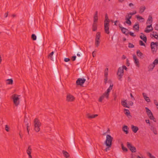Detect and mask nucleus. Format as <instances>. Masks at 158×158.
Segmentation results:
<instances>
[{
  "label": "nucleus",
  "instance_id": "obj_1",
  "mask_svg": "<svg viewBox=\"0 0 158 158\" xmlns=\"http://www.w3.org/2000/svg\"><path fill=\"white\" fill-rule=\"evenodd\" d=\"M113 139L110 135H107L106 136V140L104 142V143L106 146V148L104 149V151L107 152L108 151L110 150V148L111 147L112 144V141Z\"/></svg>",
  "mask_w": 158,
  "mask_h": 158
},
{
  "label": "nucleus",
  "instance_id": "obj_2",
  "mask_svg": "<svg viewBox=\"0 0 158 158\" xmlns=\"http://www.w3.org/2000/svg\"><path fill=\"white\" fill-rule=\"evenodd\" d=\"M126 71L127 70V68L125 65H123L122 67H120L118 68L117 72V75L119 77L118 79L120 81H122L121 78H122V76L123 75V69Z\"/></svg>",
  "mask_w": 158,
  "mask_h": 158
},
{
  "label": "nucleus",
  "instance_id": "obj_3",
  "mask_svg": "<svg viewBox=\"0 0 158 158\" xmlns=\"http://www.w3.org/2000/svg\"><path fill=\"white\" fill-rule=\"evenodd\" d=\"M34 130L37 132H38L40 131V127L41 124L40 120L37 118H35L34 120Z\"/></svg>",
  "mask_w": 158,
  "mask_h": 158
},
{
  "label": "nucleus",
  "instance_id": "obj_4",
  "mask_svg": "<svg viewBox=\"0 0 158 158\" xmlns=\"http://www.w3.org/2000/svg\"><path fill=\"white\" fill-rule=\"evenodd\" d=\"M101 37V33L100 32H98L96 34L95 39V45L96 47H98L100 45V40Z\"/></svg>",
  "mask_w": 158,
  "mask_h": 158
},
{
  "label": "nucleus",
  "instance_id": "obj_5",
  "mask_svg": "<svg viewBox=\"0 0 158 158\" xmlns=\"http://www.w3.org/2000/svg\"><path fill=\"white\" fill-rule=\"evenodd\" d=\"M19 96H20L16 94H14L12 96V98L13 99L14 103L16 106H17L19 103Z\"/></svg>",
  "mask_w": 158,
  "mask_h": 158
},
{
  "label": "nucleus",
  "instance_id": "obj_6",
  "mask_svg": "<svg viewBox=\"0 0 158 158\" xmlns=\"http://www.w3.org/2000/svg\"><path fill=\"white\" fill-rule=\"evenodd\" d=\"M127 147L132 153L135 152L136 151V148L132 145L131 143L129 142H127Z\"/></svg>",
  "mask_w": 158,
  "mask_h": 158
},
{
  "label": "nucleus",
  "instance_id": "obj_7",
  "mask_svg": "<svg viewBox=\"0 0 158 158\" xmlns=\"http://www.w3.org/2000/svg\"><path fill=\"white\" fill-rule=\"evenodd\" d=\"M58 19L59 21L61 23L63 22L64 16L62 13L61 10L60 8L59 9V13L58 15Z\"/></svg>",
  "mask_w": 158,
  "mask_h": 158
},
{
  "label": "nucleus",
  "instance_id": "obj_8",
  "mask_svg": "<svg viewBox=\"0 0 158 158\" xmlns=\"http://www.w3.org/2000/svg\"><path fill=\"white\" fill-rule=\"evenodd\" d=\"M145 109L146 110V113L147 115L148 116L149 118L151 120H153L155 119V118L153 115L151 111L148 109L147 107H145Z\"/></svg>",
  "mask_w": 158,
  "mask_h": 158
},
{
  "label": "nucleus",
  "instance_id": "obj_9",
  "mask_svg": "<svg viewBox=\"0 0 158 158\" xmlns=\"http://www.w3.org/2000/svg\"><path fill=\"white\" fill-rule=\"evenodd\" d=\"M86 79L85 78H79L76 81V83L77 85L82 86L85 83Z\"/></svg>",
  "mask_w": 158,
  "mask_h": 158
},
{
  "label": "nucleus",
  "instance_id": "obj_10",
  "mask_svg": "<svg viewBox=\"0 0 158 158\" xmlns=\"http://www.w3.org/2000/svg\"><path fill=\"white\" fill-rule=\"evenodd\" d=\"M104 26L105 32L107 34H109V23H104Z\"/></svg>",
  "mask_w": 158,
  "mask_h": 158
},
{
  "label": "nucleus",
  "instance_id": "obj_11",
  "mask_svg": "<svg viewBox=\"0 0 158 158\" xmlns=\"http://www.w3.org/2000/svg\"><path fill=\"white\" fill-rule=\"evenodd\" d=\"M150 24V25L147 26L146 28L144 30L145 32L147 33H148L153 30V28L152 27V24Z\"/></svg>",
  "mask_w": 158,
  "mask_h": 158
},
{
  "label": "nucleus",
  "instance_id": "obj_12",
  "mask_svg": "<svg viewBox=\"0 0 158 158\" xmlns=\"http://www.w3.org/2000/svg\"><path fill=\"white\" fill-rule=\"evenodd\" d=\"M108 68H106L104 72V77L105 78L104 80V83L105 84L107 83L108 80Z\"/></svg>",
  "mask_w": 158,
  "mask_h": 158
},
{
  "label": "nucleus",
  "instance_id": "obj_13",
  "mask_svg": "<svg viewBox=\"0 0 158 158\" xmlns=\"http://www.w3.org/2000/svg\"><path fill=\"white\" fill-rule=\"evenodd\" d=\"M133 58L134 63L138 67H139V60L138 59L135 55H133Z\"/></svg>",
  "mask_w": 158,
  "mask_h": 158
},
{
  "label": "nucleus",
  "instance_id": "obj_14",
  "mask_svg": "<svg viewBox=\"0 0 158 158\" xmlns=\"http://www.w3.org/2000/svg\"><path fill=\"white\" fill-rule=\"evenodd\" d=\"M75 100V98L73 95L69 94H68L66 97V100L68 102H72Z\"/></svg>",
  "mask_w": 158,
  "mask_h": 158
},
{
  "label": "nucleus",
  "instance_id": "obj_15",
  "mask_svg": "<svg viewBox=\"0 0 158 158\" xmlns=\"http://www.w3.org/2000/svg\"><path fill=\"white\" fill-rule=\"evenodd\" d=\"M53 70H54L55 74L56 75V77L57 79H58V77H59V71L56 68V66L54 64V65L53 66Z\"/></svg>",
  "mask_w": 158,
  "mask_h": 158
},
{
  "label": "nucleus",
  "instance_id": "obj_16",
  "mask_svg": "<svg viewBox=\"0 0 158 158\" xmlns=\"http://www.w3.org/2000/svg\"><path fill=\"white\" fill-rule=\"evenodd\" d=\"M141 34L142 35L140 36V38L143 40L145 43L147 42V38L145 35L143 33H141Z\"/></svg>",
  "mask_w": 158,
  "mask_h": 158
},
{
  "label": "nucleus",
  "instance_id": "obj_17",
  "mask_svg": "<svg viewBox=\"0 0 158 158\" xmlns=\"http://www.w3.org/2000/svg\"><path fill=\"white\" fill-rule=\"evenodd\" d=\"M133 28L134 30H135L137 31H138L139 30V24L138 22L136 23L134 25Z\"/></svg>",
  "mask_w": 158,
  "mask_h": 158
},
{
  "label": "nucleus",
  "instance_id": "obj_18",
  "mask_svg": "<svg viewBox=\"0 0 158 158\" xmlns=\"http://www.w3.org/2000/svg\"><path fill=\"white\" fill-rule=\"evenodd\" d=\"M131 128L132 131L134 133H136L139 130L138 127L137 126H135L132 125H131Z\"/></svg>",
  "mask_w": 158,
  "mask_h": 158
},
{
  "label": "nucleus",
  "instance_id": "obj_19",
  "mask_svg": "<svg viewBox=\"0 0 158 158\" xmlns=\"http://www.w3.org/2000/svg\"><path fill=\"white\" fill-rule=\"evenodd\" d=\"M129 129L128 127L126 125H124L122 128V130L126 134H127L128 133V129Z\"/></svg>",
  "mask_w": 158,
  "mask_h": 158
},
{
  "label": "nucleus",
  "instance_id": "obj_20",
  "mask_svg": "<svg viewBox=\"0 0 158 158\" xmlns=\"http://www.w3.org/2000/svg\"><path fill=\"white\" fill-rule=\"evenodd\" d=\"M122 105L124 107L129 108L130 106L129 105H127L126 100L122 101L121 102Z\"/></svg>",
  "mask_w": 158,
  "mask_h": 158
},
{
  "label": "nucleus",
  "instance_id": "obj_21",
  "mask_svg": "<svg viewBox=\"0 0 158 158\" xmlns=\"http://www.w3.org/2000/svg\"><path fill=\"white\" fill-rule=\"evenodd\" d=\"M98 116V114H92L91 115L90 114L88 113L86 114L87 117L89 119H92L97 117Z\"/></svg>",
  "mask_w": 158,
  "mask_h": 158
},
{
  "label": "nucleus",
  "instance_id": "obj_22",
  "mask_svg": "<svg viewBox=\"0 0 158 158\" xmlns=\"http://www.w3.org/2000/svg\"><path fill=\"white\" fill-rule=\"evenodd\" d=\"M152 19V16L149 15L146 22V24H152L153 21Z\"/></svg>",
  "mask_w": 158,
  "mask_h": 158
},
{
  "label": "nucleus",
  "instance_id": "obj_23",
  "mask_svg": "<svg viewBox=\"0 0 158 158\" xmlns=\"http://www.w3.org/2000/svg\"><path fill=\"white\" fill-rule=\"evenodd\" d=\"M136 54L137 56L140 58H141L143 56V54L139 50L137 51Z\"/></svg>",
  "mask_w": 158,
  "mask_h": 158
},
{
  "label": "nucleus",
  "instance_id": "obj_24",
  "mask_svg": "<svg viewBox=\"0 0 158 158\" xmlns=\"http://www.w3.org/2000/svg\"><path fill=\"white\" fill-rule=\"evenodd\" d=\"M121 30L122 31V32L123 34L126 35H128V33H126V31H128V30L125 27H121Z\"/></svg>",
  "mask_w": 158,
  "mask_h": 158
},
{
  "label": "nucleus",
  "instance_id": "obj_25",
  "mask_svg": "<svg viewBox=\"0 0 158 158\" xmlns=\"http://www.w3.org/2000/svg\"><path fill=\"white\" fill-rule=\"evenodd\" d=\"M111 90L110 89H108L105 92L104 94H105L106 95V98L108 99L109 98V93L110 91Z\"/></svg>",
  "mask_w": 158,
  "mask_h": 158
},
{
  "label": "nucleus",
  "instance_id": "obj_26",
  "mask_svg": "<svg viewBox=\"0 0 158 158\" xmlns=\"http://www.w3.org/2000/svg\"><path fill=\"white\" fill-rule=\"evenodd\" d=\"M150 129L152 131H153V133L155 135H157V134L156 128L153 126H151Z\"/></svg>",
  "mask_w": 158,
  "mask_h": 158
},
{
  "label": "nucleus",
  "instance_id": "obj_27",
  "mask_svg": "<svg viewBox=\"0 0 158 158\" xmlns=\"http://www.w3.org/2000/svg\"><path fill=\"white\" fill-rule=\"evenodd\" d=\"M155 66L152 63L150 64L148 67V71H152Z\"/></svg>",
  "mask_w": 158,
  "mask_h": 158
},
{
  "label": "nucleus",
  "instance_id": "obj_28",
  "mask_svg": "<svg viewBox=\"0 0 158 158\" xmlns=\"http://www.w3.org/2000/svg\"><path fill=\"white\" fill-rule=\"evenodd\" d=\"M97 23H93V31H96L97 30Z\"/></svg>",
  "mask_w": 158,
  "mask_h": 158
},
{
  "label": "nucleus",
  "instance_id": "obj_29",
  "mask_svg": "<svg viewBox=\"0 0 158 158\" xmlns=\"http://www.w3.org/2000/svg\"><path fill=\"white\" fill-rule=\"evenodd\" d=\"M125 114L127 116H131L129 110L124 109Z\"/></svg>",
  "mask_w": 158,
  "mask_h": 158
},
{
  "label": "nucleus",
  "instance_id": "obj_30",
  "mask_svg": "<svg viewBox=\"0 0 158 158\" xmlns=\"http://www.w3.org/2000/svg\"><path fill=\"white\" fill-rule=\"evenodd\" d=\"M105 19L104 21V23H110V20H109V19H108V15L107 13L105 14Z\"/></svg>",
  "mask_w": 158,
  "mask_h": 158
},
{
  "label": "nucleus",
  "instance_id": "obj_31",
  "mask_svg": "<svg viewBox=\"0 0 158 158\" xmlns=\"http://www.w3.org/2000/svg\"><path fill=\"white\" fill-rule=\"evenodd\" d=\"M63 153L64 156L66 158H68L69 156V154L67 152L64 151H63Z\"/></svg>",
  "mask_w": 158,
  "mask_h": 158
},
{
  "label": "nucleus",
  "instance_id": "obj_32",
  "mask_svg": "<svg viewBox=\"0 0 158 158\" xmlns=\"http://www.w3.org/2000/svg\"><path fill=\"white\" fill-rule=\"evenodd\" d=\"M32 149L31 146H29L27 150V153L28 154H31Z\"/></svg>",
  "mask_w": 158,
  "mask_h": 158
},
{
  "label": "nucleus",
  "instance_id": "obj_33",
  "mask_svg": "<svg viewBox=\"0 0 158 158\" xmlns=\"http://www.w3.org/2000/svg\"><path fill=\"white\" fill-rule=\"evenodd\" d=\"M146 8L145 6H142L140 7L139 8V13H142L144 11Z\"/></svg>",
  "mask_w": 158,
  "mask_h": 158
},
{
  "label": "nucleus",
  "instance_id": "obj_34",
  "mask_svg": "<svg viewBox=\"0 0 158 158\" xmlns=\"http://www.w3.org/2000/svg\"><path fill=\"white\" fill-rule=\"evenodd\" d=\"M71 143L74 147H75V146L74 138L73 137H72L71 139Z\"/></svg>",
  "mask_w": 158,
  "mask_h": 158
},
{
  "label": "nucleus",
  "instance_id": "obj_35",
  "mask_svg": "<svg viewBox=\"0 0 158 158\" xmlns=\"http://www.w3.org/2000/svg\"><path fill=\"white\" fill-rule=\"evenodd\" d=\"M121 147L123 151L125 152H127L128 151L127 149L125 147L123 143L121 144Z\"/></svg>",
  "mask_w": 158,
  "mask_h": 158
},
{
  "label": "nucleus",
  "instance_id": "obj_36",
  "mask_svg": "<svg viewBox=\"0 0 158 158\" xmlns=\"http://www.w3.org/2000/svg\"><path fill=\"white\" fill-rule=\"evenodd\" d=\"M105 97H106V95L104 94H103L102 96L100 97L98 100L99 102H102Z\"/></svg>",
  "mask_w": 158,
  "mask_h": 158
},
{
  "label": "nucleus",
  "instance_id": "obj_37",
  "mask_svg": "<svg viewBox=\"0 0 158 158\" xmlns=\"http://www.w3.org/2000/svg\"><path fill=\"white\" fill-rule=\"evenodd\" d=\"M77 44H76V45L74 46V51L75 52H78L79 51V48H80L79 46L78 47V48H77L76 46H77Z\"/></svg>",
  "mask_w": 158,
  "mask_h": 158
},
{
  "label": "nucleus",
  "instance_id": "obj_38",
  "mask_svg": "<svg viewBox=\"0 0 158 158\" xmlns=\"http://www.w3.org/2000/svg\"><path fill=\"white\" fill-rule=\"evenodd\" d=\"M126 21L124 22V24L125 23H126L128 24L129 25H131V22L130 19H125Z\"/></svg>",
  "mask_w": 158,
  "mask_h": 158
},
{
  "label": "nucleus",
  "instance_id": "obj_39",
  "mask_svg": "<svg viewBox=\"0 0 158 158\" xmlns=\"http://www.w3.org/2000/svg\"><path fill=\"white\" fill-rule=\"evenodd\" d=\"M153 45H154L153 44H152L151 43V47L152 51L153 52H156V50H155V48H154V47L153 46Z\"/></svg>",
  "mask_w": 158,
  "mask_h": 158
},
{
  "label": "nucleus",
  "instance_id": "obj_40",
  "mask_svg": "<svg viewBox=\"0 0 158 158\" xmlns=\"http://www.w3.org/2000/svg\"><path fill=\"white\" fill-rule=\"evenodd\" d=\"M37 39H39L40 40H40L41 39H42V35H41V34L39 33V32H38L37 33Z\"/></svg>",
  "mask_w": 158,
  "mask_h": 158
},
{
  "label": "nucleus",
  "instance_id": "obj_41",
  "mask_svg": "<svg viewBox=\"0 0 158 158\" xmlns=\"http://www.w3.org/2000/svg\"><path fill=\"white\" fill-rule=\"evenodd\" d=\"M80 54L78 53L77 54V56H78L80 57L79 58H77V59H80L81 58L82 56L83 55V53L82 52H80Z\"/></svg>",
  "mask_w": 158,
  "mask_h": 158
},
{
  "label": "nucleus",
  "instance_id": "obj_42",
  "mask_svg": "<svg viewBox=\"0 0 158 158\" xmlns=\"http://www.w3.org/2000/svg\"><path fill=\"white\" fill-rule=\"evenodd\" d=\"M8 82H7V84H12L13 83V80L12 79H8L7 80Z\"/></svg>",
  "mask_w": 158,
  "mask_h": 158
},
{
  "label": "nucleus",
  "instance_id": "obj_43",
  "mask_svg": "<svg viewBox=\"0 0 158 158\" xmlns=\"http://www.w3.org/2000/svg\"><path fill=\"white\" fill-rule=\"evenodd\" d=\"M31 38L33 40H35L37 39L36 36L34 34H32L31 36Z\"/></svg>",
  "mask_w": 158,
  "mask_h": 158
},
{
  "label": "nucleus",
  "instance_id": "obj_44",
  "mask_svg": "<svg viewBox=\"0 0 158 158\" xmlns=\"http://www.w3.org/2000/svg\"><path fill=\"white\" fill-rule=\"evenodd\" d=\"M132 16L130 15L128 13H127V15L125 16V19H130L131 18Z\"/></svg>",
  "mask_w": 158,
  "mask_h": 158
},
{
  "label": "nucleus",
  "instance_id": "obj_45",
  "mask_svg": "<svg viewBox=\"0 0 158 158\" xmlns=\"http://www.w3.org/2000/svg\"><path fill=\"white\" fill-rule=\"evenodd\" d=\"M155 66L158 64V59L157 58L152 63Z\"/></svg>",
  "mask_w": 158,
  "mask_h": 158
},
{
  "label": "nucleus",
  "instance_id": "obj_46",
  "mask_svg": "<svg viewBox=\"0 0 158 158\" xmlns=\"http://www.w3.org/2000/svg\"><path fill=\"white\" fill-rule=\"evenodd\" d=\"M56 29L57 31L59 33V34H60L61 33V30L60 29L59 27L57 26H56Z\"/></svg>",
  "mask_w": 158,
  "mask_h": 158
},
{
  "label": "nucleus",
  "instance_id": "obj_47",
  "mask_svg": "<svg viewBox=\"0 0 158 158\" xmlns=\"http://www.w3.org/2000/svg\"><path fill=\"white\" fill-rule=\"evenodd\" d=\"M139 44L140 46H143L145 47V45L144 43L142 40H139Z\"/></svg>",
  "mask_w": 158,
  "mask_h": 158
},
{
  "label": "nucleus",
  "instance_id": "obj_48",
  "mask_svg": "<svg viewBox=\"0 0 158 158\" xmlns=\"http://www.w3.org/2000/svg\"><path fill=\"white\" fill-rule=\"evenodd\" d=\"M152 44H153L154 45H156V49H157V46H158V42H152L151 43ZM157 49H156V50Z\"/></svg>",
  "mask_w": 158,
  "mask_h": 158
},
{
  "label": "nucleus",
  "instance_id": "obj_49",
  "mask_svg": "<svg viewBox=\"0 0 158 158\" xmlns=\"http://www.w3.org/2000/svg\"><path fill=\"white\" fill-rule=\"evenodd\" d=\"M38 43L39 45H41L42 44V39H41L40 40L39 39H38Z\"/></svg>",
  "mask_w": 158,
  "mask_h": 158
},
{
  "label": "nucleus",
  "instance_id": "obj_50",
  "mask_svg": "<svg viewBox=\"0 0 158 158\" xmlns=\"http://www.w3.org/2000/svg\"><path fill=\"white\" fill-rule=\"evenodd\" d=\"M148 154L150 158H156L154 156L152 155L150 152H148Z\"/></svg>",
  "mask_w": 158,
  "mask_h": 158
},
{
  "label": "nucleus",
  "instance_id": "obj_51",
  "mask_svg": "<svg viewBox=\"0 0 158 158\" xmlns=\"http://www.w3.org/2000/svg\"><path fill=\"white\" fill-rule=\"evenodd\" d=\"M129 34L132 37H135L136 35H134V33L130 31L129 32H128V34Z\"/></svg>",
  "mask_w": 158,
  "mask_h": 158
},
{
  "label": "nucleus",
  "instance_id": "obj_52",
  "mask_svg": "<svg viewBox=\"0 0 158 158\" xmlns=\"http://www.w3.org/2000/svg\"><path fill=\"white\" fill-rule=\"evenodd\" d=\"M154 103L155 104L157 108L158 109V102L157 100H154Z\"/></svg>",
  "mask_w": 158,
  "mask_h": 158
},
{
  "label": "nucleus",
  "instance_id": "obj_53",
  "mask_svg": "<svg viewBox=\"0 0 158 158\" xmlns=\"http://www.w3.org/2000/svg\"><path fill=\"white\" fill-rule=\"evenodd\" d=\"M54 53V52L52 51L51 52L48 56V58H50V57H51V56H52Z\"/></svg>",
  "mask_w": 158,
  "mask_h": 158
},
{
  "label": "nucleus",
  "instance_id": "obj_54",
  "mask_svg": "<svg viewBox=\"0 0 158 158\" xmlns=\"http://www.w3.org/2000/svg\"><path fill=\"white\" fill-rule=\"evenodd\" d=\"M128 47L130 48H133L134 47V46L131 43L128 44Z\"/></svg>",
  "mask_w": 158,
  "mask_h": 158
},
{
  "label": "nucleus",
  "instance_id": "obj_55",
  "mask_svg": "<svg viewBox=\"0 0 158 158\" xmlns=\"http://www.w3.org/2000/svg\"><path fill=\"white\" fill-rule=\"evenodd\" d=\"M152 36L154 37L156 39L158 40V34H153Z\"/></svg>",
  "mask_w": 158,
  "mask_h": 158
},
{
  "label": "nucleus",
  "instance_id": "obj_56",
  "mask_svg": "<svg viewBox=\"0 0 158 158\" xmlns=\"http://www.w3.org/2000/svg\"><path fill=\"white\" fill-rule=\"evenodd\" d=\"M76 56H72L71 60L73 61H74L76 60Z\"/></svg>",
  "mask_w": 158,
  "mask_h": 158
},
{
  "label": "nucleus",
  "instance_id": "obj_57",
  "mask_svg": "<svg viewBox=\"0 0 158 158\" xmlns=\"http://www.w3.org/2000/svg\"><path fill=\"white\" fill-rule=\"evenodd\" d=\"M5 130L6 131H9V127L7 125H6L5 126Z\"/></svg>",
  "mask_w": 158,
  "mask_h": 158
},
{
  "label": "nucleus",
  "instance_id": "obj_58",
  "mask_svg": "<svg viewBox=\"0 0 158 158\" xmlns=\"http://www.w3.org/2000/svg\"><path fill=\"white\" fill-rule=\"evenodd\" d=\"M130 63L129 62V61L128 59H127L126 60V65L127 66H129L130 65Z\"/></svg>",
  "mask_w": 158,
  "mask_h": 158
},
{
  "label": "nucleus",
  "instance_id": "obj_59",
  "mask_svg": "<svg viewBox=\"0 0 158 158\" xmlns=\"http://www.w3.org/2000/svg\"><path fill=\"white\" fill-rule=\"evenodd\" d=\"M70 60V59L68 58H66L64 59V61L65 62H68Z\"/></svg>",
  "mask_w": 158,
  "mask_h": 158
},
{
  "label": "nucleus",
  "instance_id": "obj_60",
  "mask_svg": "<svg viewBox=\"0 0 158 158\" xmlns=\"http://www.w3.org/2000/svg\"><path fill=\"white\" fill-rule=\"evenodd\" d=\"M50 59L53 61H55V57H53V56H51V57H50Z\"/></svg>",
  "mask_w": 158,
  "mask_h": 158
},
{
  "label": "nucleus",
  "instance_id": "obj_61",
  "mask_svg": "<svg viewBox=\"0 0 158 158\" xmlns=\"http://www.w3.org/2000/svg\"><path fill=\"white\" fill-rule=\"evenodd\" d=\"M136 18L137 19H143V18L142 17L140 16L139 15H137L136 16Z\"/></svg>",
  "mask_w": 158,
  "mask_h": 158
},
{
  "label": "nucleus",
  "instance_id": "obj_62",
  "mask_svg": "<svg viewBox=\"0 0 158 158\" xmlns=\"http://www.w3.org/2000/svg\"><path fill=\"white\" fill-rule=\"evenodd\" d=\"M94 18H98V11H96V12H95V13L94 16Z\"/></svg>",
  "mask_w": 158,
  "mask_h": 158
},
{
  "label": "nucleus",
  "instance_id": "obj_63",
  "mask_svg": "<svg viewBox=\"0 0 158 158\" xmlns=\"http://www.w3.org/2000/svg\"><path fill=\"white\" fill-rule=\"evenodd\" d=\"M147 102H150V100L149 98V97H148L147 98H146L144 99Z\"/></svg>",
  "mask_w": 158,
  "mask_h": 158
},
{
  "label": "nucleus",
  "instance_id": "obj_64",
  "mask_svg": "<svg viewBox=\"0 0 158 158\" xmlns=\"http://www.w3.org/2000/svg\"><path fill=\"white\" fill-rule=\"evenodd\" d=\"M128 104L130 106H132L133 105V103L132 101H131L128 102Z\"/></svg>",
  "mask_w": 158,
  "mask_h": 158
}]
</instances>
